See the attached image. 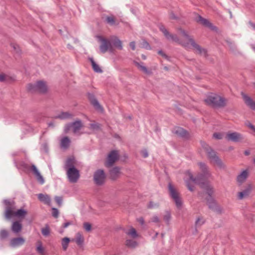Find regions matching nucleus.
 <instances>
[{"mask_svg":"<svg viewBox=\"0 0 255 255\" xmlns=\"http://www.w3.org/2000/svg\"><path fill=\"white\" fill-rule=\"evenodd\" d=\"M83 127L82 121L80 120L66 124L64 128V131L67 133L71 128H72L74 133H77Z\"/></svg>","mask_w":255,"mask_h":255,"instance_id":"obj_9","label":"nucleus"},{"mask_svg":"<svg viewBox=\"0 0 255 255\" xmlns=\"http://www.w3.org/2000/svg\"><path fill=\"white\" fill-rule=\"evenodd\" d=\"M94 181L97 185L101 186L104 184L106 175L103 170L98 169L94 174Z\"/></svg>","mask_w":255,"mask_h":255,"instance_id":"obj_12","label":"nucleus"},{"mask_svg":"<svg viewBox=\"0 0 255 255\" xmlns=\"http://www.w3.org/2000/svg\"><path fill=\"white\" fill-rule=\"evenodd\" d=\"M48 126L49 127H54V125L52 123H48Z\"/></svg>","mask_w":255,"mask_h":255,"instance_id":"obj_63","label":"nucleus"},{"mask_svg":"<svg viewBox=\"0 0 255 255\" xmlns=\"http://www.w3.org/2000/svg\"><path fill=\"white\" fill-rule=\"evenodd\" d=\"M89 128L93 130H99L101 129V125L99 123H93L89 125Z\"/></svg>","mask_w":255,"mask_h":255,"instance_id":"obj_37","label":"nucleus"},{"mask_svg":"<svg viewBox=\"0 0 255 255\" xmlns=\"http://www.w3.org/2000/svg\"><path fill=\"white\" fill-rule=\"evenodd\" d=\"M88 97L90 100L91 104L94 107V108L98 110L103 111V109L100 105L98 100L95 98V96L91 93H88Z\"/></svg>","mask_w":255,"mask_h":255,"instance_id":"obj_16","label":"nucleus"},{"mask_svg":"<svg viewBox=\"0 0 255 255\" xmlns=\"http://www.w3.org/2000/svg\"><path fill=\"white\" fill-rule=\"evenodd\" d=\"M27 89L31 93L38 92L41 93H46L47 90L46 83L42 81H38L35 84H29Z\"/></svg>","mask_w":255,"mask_h":255,"instance_id":"obj_5","label":"nucleus"},{"mask_svg":"<svg viewBox=\"0 0 255 255\" xmlns=\"http://www.w3.org/2000/svg\"><path fill=\"white\" fill-rule=\"evenodd\" d=\"M22 229V225L18 221L13 222L11 226V230L14 233H19Z\"/></svg>","mask_w":255,"mask_h":255,"instance_id":"obj_25","label":"nucleus"},{"mask_svg":"<svg viewBox=\"0 0 255 255\" xmlns=\"http://www.w3.org/2000/svg\"><path fill=\"white\" fill-rule=\"evenodd\" d=\"M241 95L246 105L252 110H255V102L250 97L243 92H242Z\"/></svg>","mask_w":255,"mask_h":255,"instance_id":"obj_14","label":"nucleus"},{"mask_svg":"<svg viewBox=\"0 0 255 255\" xmlns=\"http://www.w3.org/2000/svg\"><path fill=\"white\" fill-rule=\"evenodd\" d=\"M250 154V151H249V150H246V151H245V154L246 155H249Z\"/></svg>","mask_w":255,"mask_h":255,"instance_id":"obj_62","label":"nucleus"},{"mask_svg":"<svg viewBox=\"0 0 255 255\" xmlns=\"http://www.w3.org/2000/svg\"><path fill=\"white\" fill-rule=\"evenodd\" d=\"M41 233L44 236H48L50 234V230L48 227L42 228L41 230Z\"/></svg>","mask_w":255,"mask_h":255,"instance_id":"obj_43","label":"nucleus"},{"mask_svg":"<svg viewBox=\"0 0 255 255\" xmlns=\"http://www.w3.org/2000/svg\"><path fill=\"white\" fill-rule=\"evenodd\" d=\"M5 205L4 216L6 219H10L13 217V214L16 209L15 203L13 200H4Z\"/></svg>","mask_w":255,"mask_h":255,"instance_id":"obj_6","label":"nucleus"},{"mask_svg":"<svg viewBox=\"0 0 255 255\" xmlns=\"http://www.w3.org/2000/svg\"><path fill=\"white\" fill-rule=\"evenodd\" d=\"M222 136H223L222 134H221L220 133L216 132V133H214L213 134V137L215 138H216V139H222Z\"/></svg>","mask_w":255,"mask_h":255,"instance_id":"obj_53","label":"nucleus"},{"mask_svg":"<svg viewBox=\"0 0 255 255\" xmlns=\"http://www.w3.org/2000/svg\"><path fill=\"white\" fill-rule=\"evenodd\" d=\"M25 242V239L22 237L14 238L10 240L9 245L12 248H16L23 245Z\"/></svg>","mask_w":255,"mask_h":255,"instance_id":"obj_15","label":"nucleus"},{"mask_svg":"<svg viewBox=\"0 0 255 255\" xmlns=\"http://www.w3.org/2000/svg\"><path fill=\"white\" fill-rule=\"evenodd\" d=\"M126 245L129 248H135L137 246V243L132 239H128L126 241Z\"/></svg>","mask_w":255,"mask_h":255,"instance_id":"obj_32","label":"nucleus"},{"mask_svg":"<svg viewBox=\"0 0 255 255\" xmlns=\"http://www.w3.org/2000/svg\"><path fill=\"white\" fill-rule=\"evenodd\" d=\"M66 174L69 181L72 183H76L80 176L79 171L76 168L66 170Z\"/></svg>","mask_w":255,"mask_h":255,"instance_id":"obj_11","label":"nucleus"},{"mask_svg":"<svg viewBox=\"0 0 255 255\" xmlns=\"http://www.w3.org/2000/svg\"><path fill=\"white\" fill-rule=\"evenodd\" d=\"M105 21L111 26L118 25L119 24L115 16L112 14L107 16L105 17Z\"/></svg>","mask_w":255,"mask_h":255,"instance_id":"obj_20","label":"nucleus"},{"mask_svg":"<svg viewBox=\"0 0 255 255\" xmlns=\"http://www.w3.org/2000/svg\"><path fill=\"white\" fill-rule=\"evenodd\" d=\"M91 63L92 68L94 71L97 73H102V70L100 68L99 66L96 63L93 58H89Z\"/></svg>","mask_w":255,"mask_h":255,"instance_id":"obj_31","label":"nucleus"},{"mask_svg":"<svg viewBox=\"0 0 255 255\" xmlns=\"http://www.w3.org/2000/svg\"><path fill=\"white\" fill-rule=\"evenodd\" d=\"M72 224V223L71 222H68L65 223L63 225V227L64 228H66L68 227L69 225H71Z\"/></svg>","mask_w":255,"mask_h":255,"instance_id":"obj_56","label":"nucleus"},{"mask_svg":"<svg viewBox=\"0 0 255 255\" xmlns=\"http://www.w3.org/2000/svg\"><path fill=\"white\" fill-rule=\"evenodd\" d=\"M228 45H229V47L230 48L231 50L233 52H236L237 51V47L234 43L229 42Z\"/></svg>","mask_w":255,"mask_h":255,"instance_id":"obj_47","label":"nucleus"},{"mask_svg":"<svg viewBox=\"0 0 255 255\" xmlns=\"http://www.w3.org/2000/svg\"><path fill=\"white\" fill-rule=\"evenodd\" d=\"M113 43L114 45L118 49L120 50L123 49L122 42L117 37H114V39H113Z\"/></svg>","mask_w":255,"mask_h":255,"instance_id":"obj_30","label":"nucleus"},{"mask_svg":"<svg viewBox=\"0 0 255 255\" xmlns=\"http://www.w3.org/2000/svg\"><path fill=\"white\" fill-rule=\"evenodd\" d=\"M11 47L13 48V50L17 53H19L20 52V49L18 45L16 44H11Z\"/></svg>","mask_w":255,"mask_h":255,"instance_id":"obj_49","label":"nucleus"},{"mask_svg":"<svg viewBox=\"0 0 255 255\" xmlns=\"http://www.w3.org/2000/svg\"><path fill=\"white\" fill-rule=\"evenodd\" d=\"M70 143L69 138L67 136H65L61 139L60 145L61 147L66 149L69 147Z\"/></svg>","mask_w":255,"mask_h":255,"instance_id":"obj_29","label":"nucleus"},{"mask_svg":"<svg viewBox=\"0 0 255 255\" xmlns=\"http://www.w3.org/2000/svg\"><path fill=\"white\" fill-rule=\"evenodd\" d=\"M70 242L69 238L67 237L64 238L62 240V246L64 251H66L68 247L69 243Z\"/></svg>","mask_w":255,"mask_h":255,"instance_id":"obj_35","label":"nucleus"},{"mask_svg":"<svg viewBox=\"0 0 255 255\" xmlns=\"http://www.w3.org/2000/svg\"><path fill=\"white\" fill-rule=\"evenodd\" d=\"M170 18L173 19H174L176 18V17L174 15V14H173V13H171L170 14Z\"/></svg>","mask_w":255,"mask_h":255,"instance_id":"obj_60","label":"nucleus"},{"mask_svg":"<svg viewBox=\"0 0 255 255\" xmlns=\"http://www.w3.org/2000/svg\"><path fill=\"white\" fill-rule=\"evenodd\" d=\"M55 202L59 206H61L62 203V197L60 196H56L55 197Z\"/></svg>","mask_w":255,"mask_h":255,"instance_id":"obj_46","label":"nucleus"},{"mask_svg":"<svg viewBox=\"0 0 255 255\" xmlns=\"http://www.w3.org/2000/svg\"><path fill=\"white\" fill-rule=\"evenodd\" d=\"M247 126L253 130L255 128V127L251 123L248 124Z\"/></svg>","mask_w":255,"mask_h":255,"instance_id":"obj_59","label":"nucleus"},{"mask_svg":"<svg viewBox=\"0 0 255 255\" xmlns=\"http://www.w3.org/2000/svg\"><path fill=\"white\" fill-rule=\"evenodd\" d=\"M158 53L159 55H161L162 57H164L165 58H167V55L165 53H164L163 52L162 50H159L158 51Z\"/></svg>","mask_w":255,"mask_h":255,"instance_id":"obj_57","label":"nucleus"},{"mask_svg":"<svg viewBox=\"0 0 255 255\" xmlns=\"http://www.w3.org/2000/svg\"><path fill=\"white\" fill-rule=\"evenodd\" d=\"M141 154L144 158H146L148 156V153L146 149H143L141 150Z\"/></svg>","mask_w":255,"mask_h":255,"instance_id":"obj_54","label":"nucleus"},{"mask_svg":"<svg viewBox=\"0 0 255 255\" xmlns=\"http://www.w3.org/2000/svg\"><path fill=\"white\" fill-rule=\"evenodd\" d=\"M147 207L148 208H150V209L158 207V204H157V203H154L153 202L151 201L149 202Z\"/></svg>","mask_w":255,"mask_h":255,"instance_id":"obj_51","label":"nucleus"},{"mask_svg":"<svg viewBox=\"0 0 255 255\" xmlns=\"http://www.w3.org/2000/svg\"><path fill=\"white\" fill-rule=\"evenodd\" d=\"M76 164V161L74 157H69L65 161L64 165V169L66 170H68L69 168H75V165Z\"/></svg>","mask_w":255,"mask_h":255,"instance_id":"obj_19","label":"nucleus"},{"mask_svg":"<svg viewBox=\"0 0 255 255\" xmlns=\"http://www.w3.org/2000/svg\"><path fill=\"white\" fill-rule=\"evenodd\" d=\"M27 214V211L23 209H20L17 211H14L13 214V217L15 216L18 218H23Z\"/></svg>","mask_w":255,"mask_h":255,"instance_id":"obj_28","label":"nucleus"},{"mask_svg":"<svg viewBox=\"0 0 255 255\" xmlns=\"http://www.w3.org/2000/svg\"><path fill=\"white\" fill-rule=\"evenodd\" d=\"M121 168L118 166H116L112 168L110 170V177L112 180L117 179L121 174Z\"/></svg>","mask_w":255,"mask_h":255,"instance_id":"obj_18","label":"nucleus"},{"mask_svg":"<svg viewBox=\"0 0 255 255\" xmlns=\"http://www.w3.org/2000/svg\"><path fill=\"white\" fill-rule=\"evenodd\" d=\"M36 251L40 255H44V249L42 247V244L41 242L39 243V245L36 247Z\"/></svg>","mask_w":255,"mask_h":255,"instance_id":"obj_40","label":"nucleus"},{"mask_svg":"<svg viewBox=\"0 0 255 255\" xmlns=\"http://www.w3.org/2000/svg\"><path fill=\"white\" fill-rule=\"evenodd\" d=\"M8 236V232L4 229L0 231V240H3Z\"/></svg>","mask_w":255,"mask_h":255,"instance_id":"obj_38","label":"nucleus"},{"mask_svg":"<svg viewBox=\"0 0 255 255\" xmlns=\"http://www.w3.org/2000/svg\"><path fill=\"white\" fill-rule=\"evenodd\" d=\"M196 20L197 22L207 27L210 28L213 27L212 24L208 20L202 17L201 15H198L196 18Z\"/></svg>","mask_w":255,"mask_h":255,"instance_id":"obj_22","label":"nucleus"},{"mask_svg":"<svg viewBox=\"0 0 255 255\" xmlns=\"http://www.w3.org/2000/svg\"><path fill=\"white\" fill-rule=\"evenodd\" d=\"M126 234L131 236L133 238H135L138 236L135 229L133 228H131L128 231L126 232Z\"/></svg>","mask_w":255,"mask_h":255,"instance_id":"obj_33","label":"nucleus"},{"mask_svg":"<svg viewBox=\"0 0 255 255\" xmlns=\"http://www.w3.org/2000/svg\"><path fill=\"white\" fill-rule=\"evenodd\" d=\"M174 133L178 136L182 137L188 138L189 137V134L188 132L180 127L176 128L174 130Z\"/></svg>","mask_w":255,"mask_h":255,"instance_id":"obj_21","label":"nucleus"},{"mask_svg":"<svg viewBox=\"0 0 255 255\" xmlns=\"http://www.w3.org/2000/svg\"><path fill=\"white\" fill-rule=\"evenodd\" d=\"M84 228L87 231H90L91 230V225L90 223L86 222L84 223Z\"/></svg>","mask_w":255,"mask_h":255,"instance_id":"obj_48","label":"nucleus"},{"mask_svg":"<svg viewBox=\"0 0 255 255\" xmlns=\"http://www.w3.org/2000/svg\"><path fill=\"white\" fill-rule=\"evenodd\" d=\"M252 190V187L249 185L245 190L242 192L239 193L238 198L240 199H242L245 197H248Z\"/></svg>","mask_w":255,"mask_h":255,"instance_id":"obj_27","label":"nucleus"},{"mask_svg":"<svg viewBox=\"0 0 255 255\" xmlns=\"http://www.w3.org/2000/svg\"><path fill=\"white\" fill-rule=\"evenodd\" d=\"M226 138L229 141L233 142H239L243 139L242 135L237 132H228L226 136Z\"/></svg>","mask_w":255,"mask_h":255,"instance_id":"obj_13","label":"nucleus"},{"mask_svg":"<svg viewBox=\"0 0 255 255\" xmlns=\"http://www.w3.org/2000/svg\"><path fill=\"white\" fill-rule=\"evenodd\" d=\"M151 222H154V223H159L160 222V219L157 216L155 215V216H153L151 218Z\"/></svg>","mask_w":255,"mask_h":255,"instance_id":"obj_52","label":"nucleus"},{"mask_svg":"<svg viewBox=\"0 0 255 255\" xmlns=\"http://www.w3.org/2000/svg\"><path fill=\"white\" fill-rule=\"evenodd\" d=\"M59 212L57 209L55 208H52V215L55 218H57L59 216Z\"/></svg>","mask_w":255,"mask_h":255,"instance_id":"obj_45","label":"nucleus"},{"mask_svg":"<svg viewBox=\"0 0 255 255\" xmlns=\"http://www.w3.org/2000/svg\"><path fill=\"white\" fill-rule=\"evenodd\" d=\"M129 46L131 47V48L132 49V50H135V42L132 41V42H130Z\"/></svg>","mask_w":255,"mask_h":255,"instance_id":"obj_55","label":"nucleus"},{"mask_svg":"<svg viewBox=\"0 0 255 255\" xmlns=\"http://www.w3.org/2000/svg\"><path fill=\"white\" fill-rule=\"evenodd\" d=\"M138 222L141 224L143 225L144 223V221L143 218H139L137 219Z\"/></svg>","mask_w":255,"mask_h":255,"instance_id":"obj_58","label":"nucleus"},{"mask_svg":"<svg viewBox=\"0 0 255 255\" xmlns=\"http://www.w3.org/2000/svg\"><path fill=\"white\" fill-rule=\"evenodd\" d=\"M141 47L146 49H150V46L149 43L145 40H143L141 43Z\"/></svg>","mask_w":255,"mask_h":255,"instance_id":"obj_44","label":"nucleus"},{"mask_svg":"<svg viewBox=\"0 0 255 255\" xmlns=\"http://www.w3.org/2000/svg\"><path fill=\"white\" fill-rule=\"evenodd\" d=\"M119 155L117 150H112L108 154L105 165L107 167H112L114 163L119 159Z\"/></svg>","mask_w":255,"mask_h":255,"instance_id":"obj_10","label":"nucleus"},{"mask_svg":"<svg viewBox=\"0 0 255 255\" xmlns=\"http://www.w3.org/2000/svg\"><path fill=\"white\" fill-rule=\"evenodd\" d=\"M171 216V214L169 211H166L165 215L163 216V220L167 224H169Z\"/></svg>","mask_w":255,"mask_h":255,"instance_id":"obj_39","label":"nucleus"},{"mask_svg":"<svg viewBox=\"0 0 255 255\" xmlns=\"http://www.w3.org/2000/svg\"><path fill=\"white\" fill-rule=\"evenodd\" d=\"M186 186L190 191H193L194 190V186L191 184L190 181H186Z\"/></svg>","mask_w":255,"mask_h":255,"instance_id":"obj_50","label":"nucleus"},{"mask_svg":"<svg viewBox=\"0 0 255 255\" xmlns=\"http://www.w3.org/2000/svg\"><path fill=\"white\" fill-rule=\"evenodd\" d=\"M168 190L170 195L175 202L176 207L180 208L182 204V201L179 196L178 193L170 183L168 184Z\"/></svg>","mask_w":255,"mask_h":255,"instance_id":"obj_8","label":"nucleus"},{"mask_svg":"<svg viewBox=\"0 0 255 255\" xmlns=\"http://www.w3.org/2000/svg\"><path fill=\"white\" fill-rule=\"evenodd\" d=\"M134 63L138 67V68L140 69V70L142 71L143 72L145 73H148V70L146 67L142 66L140 63L136 61H134Z\"/></svg>","mask_w":255,"mask_h":255,"instance_id":"obj_41","label":"nucleus"},{"mask_svg":"<svg viewBox=\"0 0 255 255\" xmlns=\"http://www.w3.org/2000/svg\"><path fill=\"white\" fill-rule=\"evenodd\" d=\"M38 199L41 202H43L45 204L50 205L51 203V199L49 195H44L42 193L38 194Z\"/></svg>","mask_w":255,"mask_h":255,"instance_id":"obj_23","label":"nucleus"},{"mask_svg":"<svg viewBox=\"0 0 255 255\" xmlns=\"http://www.w3.org/2000/svg\"><path fill=\"white\" fill-rule=\"evenodd\" d=\"M158 233H156L154 237H153V239H155V238H156L157 236H158Z\"/></svg>","mask_w":255,"mask_h":255,"instance_id":"obj_64","label":"nucleus"},{"mask_svg":"<svg viewBox=\"0 0 255 255\" xmlns=\"http://www.w3.org/2000/svg\"><path fill=\"white\" fill-rule=\"evenodd\" d=\"M11 80H12L11 77L3 73L0 74V82H9Z\"/></svg>","mask_w":255,"mask_h":255,"instance_id":"obj_36","label":"nucleus"},{"mask_svg":"<svg viewBox=\"0 0 255 255\" xmlns=\"http://www.w3.org/2000/svg\"><path fill=\"white\" fill-rule=\"evenodd\" d=\"M75 242L78 246H82L84 243V238L79 233L76 235Z\"/></svg>","mask_w":255,"mask_h":255,"instance_id":"obj_34","label":"nucleus"},{"mask_svg":"<svg viewBox=\"0 0 255 255\" xmlns=\"http://www.w3.org/2000/svg\"><path fill=\"white\" fill-rule=\"evenodd\" d=\"M73 117L74 115L73 114L68 112H66L61 113L60 114L57 116L56 118L60 120H66L71 119Z\"/></svg>","mask_w":255,"mask_h":255,"instance_id":"obj_24","label":"nucleus"},{"mask_svg":"<svg viewBox=\"0 0 255 255\" xmlns=\"http://www.w3.org/2000/svg\"><path fill=\"white\" fill-rule=\"evenodd\" d=\"M31 170L33 172V174L35 175L37 181L40 184H43L44 183V179L43 176L40 174V172L37 169L35 165L32 164L30 168Z\"/></svg>","mask_w":255,"mask_h":255,"instance_id":"obj_17","label":"nucleus"},{"mask_svg":"<svg viewBox=\"0 0 255 255\" xmlns=\"http://www.w3.org/2000/svg\"><path fill=\"white\" fill-rule=\"evenodd\" d=\"M248 176V172L247 170L243 171L240 175L237 176V181L242 184L247 179Z\"/></svg>","mask_w":255,"mask_h":255,"instance_id":"obj_26","label":"nucleus"},{"mask_svg":"<svg viewBox=\"0 0 255 255\" xmlns=\"http://www.w3.org/2000/svg\"><path fill=\"white\" fill-rule=\"evenodd\" d=\"M98 38L99 41L101 42L99 48L101 53H105L108 51L111 53L113 52L114 48L109 40L101 36H98Z\"/></svg>","mask_w":255,"mask_h":255,"instance_id":"obj_7","label":"nucleus"},{"mask_svg":"<svg viewBox=\"0 0 255 255\" xmlns=\"http://www.w3.org/2000/svg\"><path fill=\"white\" fill-rule=\"evenodd\" d=\"M200 169L203 172V174L198 175L195 178L189 173L190 180L192 181L195 184H198L201 188L206 191L208 196L206 198L207 204L209 208L214 211H219V208L217 203L213 197L212 195L214 193L213 187L210 184L208 181L205 180L204 177L208 175V170L207 165L202 162L199 163Z\"/></svg>","mask_w":255,"mask_h":255,"instance_id":"obj_1","label":"nucleus"},{"mask_svg":"<svg viewBox=\"0 0 255 255\" xmlns=\"http://www.w3.org/2000/svg\"><path fill=\"white\" fill-rule=\"evenodd\" d=\"M250 24L251 25V26L254 29H255V24L254 23H252L251 22H249Z\"/></svg>","mask_w":255,"mask_h":255,"instance_id":"obj_61","label":"nucleus"},{"mask_svg":"<svg viewBox=\"0 0 255 255\" xmlns=\"http://www.w3.org/2000/svg\"><path fill=\"white\" fill-rule=\"evenodd\" d=\"M206 104L214 108H223L226 105V99L217 94H211L204 100Z\"/></svg>","mask_w":255,"mask_h":255,"instance_id":"obj_4","label":"nucleus"},{"mask_svg":"<svg viewBox=\"0 0 255 255\" xmlns=\"http://www.w3.org/2000/svg\"><path fill=\"white\" fill-rule=\"evenodd\" d=\"M159 30L163 33L165 37L168 40L177 42L182 45L186 49H188L192 46L196 50V52L206 57L207 55V51L205 49L202 48L199 44H197L195 40L190 37L187 33L182 29H179L180 32L186 38L188 42L181 41L176 35L170 34L165 26L162 24L158 26Z\"/></svg>","mask_w":255,"mask_h":255,"instance_id":"obj_2","label":"nucleus"},{"mask_svg":"<svg viewBox=\"0 0 255 255\" xmlns=\"http://www.w3.org/2000/svg\"><path fill=\"white\" fill-rule=\"evenodd\" d=\"M201 144L202 147L206 152L208 158L210 160V162L214 164L217 165L221 168H224V164L223 163L222 160L217 155L216 152L205 142L201 141Z\"/></svg>","mask_w":255,"mask_h":255,"instance_id":"obj_3","label":"nucleus"},{"mask_svg":"<svg viewBox=\"0 0 255 255\" xmlns=\"http://www.w3.org/2000/svg\"><path fill=\"white\" fill-rule=\"evenodd\" d=\"M205 223V221L203 218H198L195 222V226L196 228L199 227L202 225H203Z\"/></svg>","mask_w":255,"mask_h":255,"instance_id":"obj_42","label":"nucleus"}]
</instances>
